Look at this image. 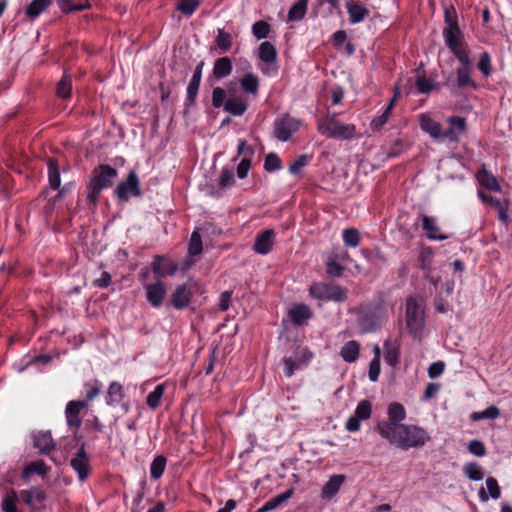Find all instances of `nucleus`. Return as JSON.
Wrapping results in <instances>:
<instances>
[{
    "instance_id": "nucleus-1",
    "label": "nucleus",
    "mask_w": 512,
    "mask_h": 512,
    "mask_svg": "<svg viewBox=\"0 0 512 512\" xmlns=\"http://www.w3.org/2000/svg\"><path fill=\"white\" fill-rule=\"evenodd\" d=\"M382 438L401 450L422 447L430 439L425 429L412 424H401Z\"/></svg>"
},
{
    "instance_id": "nucleus-2",
    "label": "nucleus",
    "mask_w": 512,
    "mask_h": 512,
    "mask_svg": "<svg viewBox=\"0 0 512 512\" xmlns=\"http://www.w3.org/2000/svg\"><path fill=\"white\" fill-rule=\"evenodd\" d=\"M406 327L410 334L420 340L425 328V303L422 299L409 297L406 300L405 309Z\"/></svg>"
},
{
    "instance_id": "nucleus-3",
    "label": "nucleus",
    "mask_w": 512,
    "mask_h": 512,
    "mask_svg": "<svg viewBox=\"0 0 512 512\" xmlns=\"http://www.w3.org/2000/svg\"><path fill=\"white\" fill-rule=\"evenodd\" d=\"M318 132L327 138L351 140L356 137V127L337 120L334 114L326 115L317 120Z\"/></svg>"
},
{
    "instance_id": "nucleus-4",
    "label": "nucleus",
    "mask_w": 512,
    "mask_h": 512,
    "mask_svg": "<svg viewBox=\"0 0 512 512\" xmlns=\"http://www.w3.org/2000/svg\"><path fill=\"white\" fill-rule=\"evenodd\" d=\"M117 174V170L109 165H99L94 168L87 193L91 203L95 204L98 201L101 191L113 184Z\"/></svg>"
},
{
    "instance_id": "nucleus-5",
    "label": "nucleus",
    "mask_w": 512,
    "mask_h": 512,
    "mask_svg": "<svg viewBox=\"0 0 512 512\" xmlns=\"http://www.w3.org/2000/svg\"><path fill=\"white\" fill-rule=\"evenodd\" d=\"M450 52L458 61L470 59V49L458 24L456 11L452 5H450Z\"/></svg>"
},
{
    "instance_id": "nucleus-6",
    "label": "nucleus",
    "mask_w": 512,
    "mask_h": 512,
    "mask_svg": "<svg viewBox=\"0 0 512 512\" xmlns=\"http://www.w3.org/2000/svg\"><path fill=\"white\" fill-rule=\"evenodd\" d=\"M303 126V121L286 113L277 117L273 124L274 136L281 142L289 141Z\"/></svg>"
},
{
    "instance_id": "nucleus-7",
    "label": "nucleus",
    "mask_w": 512,
    "mask_h": 512,
    "mask_svg": "<svg viewBox=\"0 0 512 512\" xmlns=\"http://www.w3.org/2000/svg\"><path fill=\"white\" fill-rule=\"evenodd\" d=\"M406 418V410L401 403L392 402L387 408V420H382L377 423L376 431L382 437L389 433L391 429L403 424L402 421Z\"/></svg>"
},
{
    "instance_id": "nucleus-8",
    "label": "nucleus",
    "mask_w": 512,
    "mask_h": 512,
    "mask_svg": "<svg viewBox=\"0 0 512 512\" xmlns=\"http://www.w3.org/2000/svg\"><path fill=\"white\" fill-rule=\"evenodd\" d=\"M309 293L313 298L324 301L343 302L347 299L346 291L340 286L323 282L312 284Z\"/></svg>"
},
{
    "instance_id": "nucleus-9",
    "label": "nucleus",
    "mask_w": 512,
    "mask_h": 512,
    "mask_svg": "<svg viewBox=\"0 0 512 512\" xmlns=\"http://www.w3.org/2000/svg\"><path fill=\"white\" fill-rule=\"evenodd\" d=\"M467 123L465 118L460 116H450V144L457 142L460 144L458 151L453 152V156H461L462 152L466 150Z\"/></svg>"
},
{
    "instance_id": "nucleus-10",
    "label": "nucleus",
    "mask_w": 512,
    "mask_h": 512,
    "mask_svg": "<svg viewBox=\"0 0 512 512\" xmlns=\"http://www.w3.org/2000/svg\"><path fill=\"white\" fill-rule=\"evenodd\" d=\"M115 193L117 198L123 202L128 201L131 196H140L141 190L137 174L131 171L127 179L117 186Z\"/></svg>"
},
{
    "instance_id": "nucleus-11",
    "label": "nucleus",
    "mask_w": 512,
    "mask_h": 512,
    "mask_svg": "<svg viewBox=\"0 0 512 512\" xmlns=\"http://www.w3.org/2000/svg\"><path fill=\"white\" fill-rule=\"evenodd\" d=\"M460 65L456 68V85L459 89H472L477 90L478 85L472 79L471 73L473 71V62L471 59L467 61H459Z\"/></svg>"
},
{
    "instance_id": "nucleus-12",
    "label": "nucleus",
    "mask_w": 512,
    "mask_h": 512,
    "mask_svg": "<svg viewBox=\"0 0 512 512\" xmlns=\"http://www.w3.org/2000/svg\"><path fill=\"white\" fill-rule=\"evenodd\" d=\"M372 415V405L368 400H362L358 403L354 414L348 418L346 429L349 432H356L360 429V422L367 420Z\"/></svg>"
},
{
    "instance_id": "nucleus-13",
    "label": "nucleus",
    "mask_w": 512,
    "mask_h": 512,
    "mask_svg": "<svg viewBox=\"0 0 512 512\" xmlns=\"http://www.w3.org/2000/svg\"><path fill=\"white\" fill-rule=\"evenodd\" d=\"M277 49L276 47L269 41H264L259 46L258 57L259 59L266 64L265 67H261V71L264 74H269L272 70L273 72L277 71L276 61H277Z\"/></svg>"
},
{
    "instance_id": "nucleus-14",
    "label": "nucleus",
    "mask_w": 512,
    "mask_h": 512,
    "mask_svg": "<svg viewBox=\"0 0 512 512\" xmlns=\"http://www.w3.org/2000/svg\"><path fill=\"white\" fill-rule=\"evenodd\" d=\"M144 288L146 291V300L148 303L154 308L160 307L167 295V288L165 283L158 279L154 283L145 285Z\"/></svg>"
},
{
    "instance_id": "nucleus-15",
    "label": "nucleus",
    "mask_w": 512,
    "mask_h": 512,
    "mask_svg": "<svg viewBox=\"0 0 512 512\" xmlns=\"http://www.w3.org/2000/svg\"><path fill=\"white\" fill-rule=\"evenodd\" d=\"M71 467L76 471L80 481H85L90 475L91 468L89 457L85 451L84 444L81 445L75 456L70 461Z\"/></svg>"
},
{
    "instance_id": "nucleus-16",
    "label": "nucleus",
    "mask_w": 512,
    "mask_h": 512,
    "mask_svg": "<svg viewBox=\"0 0 512 512\" xmlns=\"http://www.w3.org/2000/svg\"><path fill=\"white\" fill-rule=\"evenodd\" d=\"M86 401H69L65 409V417L67 425L70 428L78 429L81 426L82 420L80 417L81 411L87 407Z\"/></svg>"
},
{
    "instance_id": "nucleus-17",
    "label": "nucleus",
    "mask_w": 512,
    "mask_h": 512,
    "mask_svg": "<svg viewBox=\"0 0 512 512\" xmlns=\"http://www.w3.org/2000/svg\"><path fill=\"white\" fill-rule=\"evenodd\" d=\"M151 269L158 278H162L174 275L178 270V265L163 256H155L151 263Z\"/></svg>"
},
{
    "instance_id": "nucleus-18",
    "label": "nucleus",
    "mask_w": 512,
    "mask_h": 512,
    "mask_svg": "<svg viewBox=\"0 0 512 512\" xmlns=\"http://www.w3.org/2000/svg\"><path fill=\"white\" fill-rule=\"evenodd\" d=\"M419 125L424 132L428 133L434 139L445 138L447 135L440 123L431 118L428 114L419 115Z\"/></svg>"
},
{
    "instance_id": "nucleus-19",
    "label": "nucleus",
    "mask_w": 512,
    "mask_h": 512,
    "mask_svg": "<svg viewBox=\"0 0 512 512\" xmlns=\"http://www.w3.org/2000/svg\"><path fill=\"white\" fill-rule=\"evenodd\" d=\"M191 298L192 292L187 285H178L171 294V305L178 310L185 309L189 306Z\"/></svg>"
},
{
    "instance_id": "nucleus-20",
    "label": "nucleus",
    "mask_w": 512,
    "mask_h": 512,
    "mask_svg": "<svg viewBox=\"0 0 512 512\" xmlns=\"http://www.w3.org/2000/svg\"><path fill=\"white\" fill-rule=\"evenodd\" d=\"M248 109V101L242 95L229 96L224 104V110L233 116H241Z\"/></svg>"
},
{
    "instance_id": "nucleus-21",
    "label": "nucleus",
    "mask_w": 512,
    "mask_h": 512,
    "mask_svg": "<svg viewBox=\"0 0 512 512\" xmlns=\"http://www.w3.org/2000/svg\"><path fill=\"white\" fill-rule=\"evenodd\" d=\"M346 9L349 15V22L351 24L363 22L370 14L369 9L366 6L353 0L346 3Z\"/></svg>"
},
{
    "instance_id": "nucleus-22",
    "label": "nucleus",
    "mask_w": 512,
    "mask_h": 512,
    "mask_svg": "<svg viewBox=\"0 0 512 512\" xmlns=\"http://www.w3.org/2000/svg\"><path fill=\"white\" fill-rule=\"evenodd\" d=\"M476 179L482 188L490 192L501 191V185L499 184L497 178L490 171H488L485 166L476 172Z\"/></svg>"
},
{
    "instance_id": "nucleus-23",
    "label": "nucleus",
    "mask_w": 512,
    "mask_h": 512,
    "mask_svg": "<svg viewBox=\"0 0 512 512\" xmlns=\"http://www.w3.org/2000/svg\"><path fill=\"white\" fill-rule=\"evenodd\" d=\"M275 233L272 229H267L257 235L254 243V250L262 255L269 253L274 245Z\"/></svg>"
},
{
    "instance_id": "nucleus-24",
    "label": "nucleus",
    "mask_w": 512,
    "mask_h": 512,
    "mask_svg": "<svg viewBox=\"0 0 512 512\" xmlns=\"http://www.w3.org/2000/svg\"><path fill=\"white\" fill-rule=\"evenodd\" d=\"M345 480L346 477L342 474L331 476L330 479L322 487L321 497L326 500L332 499L339 492Z\"/></svg>"
},
{
    "instance_id": "nucleus-25",
    "label": "nucleus",
    "mask_w": 512,
    "mask_h": 512,
    "mask_svg": "<svg viewBox=\"0 0 512 512\" xmlns=\"http://www.w3.org/2000/svg\"><path fill=\"white\" fill-rule=\"evenodd\" d=\"M288 315L293 324L301 326L312 317L313 313L308 305L301 303L291 307Z\"/></svg>"
},
{
    "instance_id": "nucleus-26",
    "label": "nucleus",
    "mask_w": 512,
    "mask_h": 512,
    "mask_svg": "<svg viewBox=\"0 0 512 512\" xmlns=\"http://www.w3.org/2000/svg\"><path fill=\"white\" fill-rule=\"evenodd\" d=\"M34 447L37 448L41 453H49L55 448L50 432H38L33 437Z\"/></svg>"
},
{
    "instance_id": "nucleus-27",
    "label": "nucleus",
    "mask_w": 512,
    "mask_h": 512,
    "mask_svg": "<svg viewBox=\"0 0 512 512\" xmlns=\"http://www.w3.org/2000/svg\"><path fill=\"white\" fill-rule=\"evenodd\" d=\"M240 86L245 93L256 97L260 86L259 77L253 73H247L240 79Z\"/></svg>"
},
{
    "instance_id": "nucleus-28",
    "label": "nucleus",
    "mask_w": 512,
    "mask_h": 512,
    "mask_svg": "<svg viewBox=\"0 0 512 512\" xmlns=\"http://www.w3.org/2000/svg\"><path fill=\"white\" fill-rule=\"evenodd\" d=\"M293 494H294V489L290 488L286 492L281 493V494L269 499L267 502H265V504L262 507H260L257 510V512H268V511L274 510L277 507H279L281 504H283L285 501L290 499L293 496Z\"/></svg>"
},
{
    "instance_id": "nucleus-29",
    "label": "nucleus",
    "mask_w": 512,
    "mask_h": 512,
    "mask_svg": "<svg viewBox=\"0 0 512 512\" xmlns=\"http://www.w3.org/2000/svg\"><path fill=\"white\" fill-rule=\"evenodd\" d=\"M202 67H203V63H200L196 67L194 74L188 84V87H187V99L191 103H193L197 97L198 89H199V86L201 83V78H202Z\"/></svg>"
},
{
    "instance_id": "nucleus-30",
    "label": "nucleus",
    "mask_w": 512,
    "mask_h": 512,
    "mask_svg": "<svg viewBox=\"0 0 512 512\" xmlns=\"http://www.w3.org/2000/svg\"><path fill=\"white\" fill-rule=\"evenodd\" d=\"M124 388L119 382L113 381L110 383L107 391L106 403L109 406H114L120 403L124 398Z\"/></svg>"
},
{
    "instance_id": "nucleus-31",
    "label": "nucleus",
    "mask_w": 512,
    "mask_h": 512,
    "mask_svg": "<svg viewBox=\"0 0 512 512\" xmlns=\"http://www.w3.org/2000/svg\"><path fill=\"white\" fill-rule=\"evenodd\" d=\"M232 72V62L228 57H222L215 61L213 74L215 78L222 79L229 76Z\"/></svg>"
},
{
    "instance_id": "nucleus-32",
    "label": "nucleus",
    "mask_w": 512,
    "mask_h": 512,
    "mask_svg": "<svg viewBox=\"0 0 512 512\" xmlns=\"http://www.w3.org/2000/svg\"><path fill=\"white\" fill-rule=\"evenodd\" d=\"M422 227L426 232L427 237L432 240L444 239L445 237L440 234L439 228L433 217L426 215L422 216Z\"/></svg>"
},
{
    "instance_id": "nucleus-33",
    "label": "nucleus",
    "mask_w": 512,
    "mask_h": 512,
    "mask_svg": "<svg viewBox=\"0 0 512 512\" xmlns=\"http://www.w3.org/2000/svg\"><path fill=\"white\" fill-rule=\"evenodd\" d=\"M48 180L49 185L52 189H59L61 185L60 169L55 159H48Z\"/></svg>"
},
{
    "instance_id": "nucleus-34",
    "label": "nucleus",
    "mask_w": 512,
    "mask_h": 512,
    "mask_svg": "<svg viewBox=\"0 0 512 512\" xmlns=\"http://www.w3.org/2000/svg\"><path fill=\"white\" fill-rule=\"evenodd\" d=\"M359 350V343L352 340L345 343L341 349L340 355L344 361L351 363L357 360L359 356Z\"/></svg>"
},
{
    "instance_id": "nucleus-35",
    "label": "nucleus",
    "mask_w": 512,
    "mask_h": 512,
    "mask_svg": "<svg viewBox=\"0 0 512 512\" xmlns=\"http://www.w3.org/2000/svg\"><path fill=\"white\" fill-rule=\"evenodd\" d=\"M22 495L25 497L26 503L33 508H38L45 500L44 491L38 488L24 491Z\"/></svg>"
},
{
    "instance_id": "nucleus-36",
    "label": "nucleus",
    "mask_w": 512,
    "mask_h": 512,
    "mask_svg": "<svg viewBox=\"0 0 512 512\" xmlns=\"http://www.w3.org/2000/svg\"><path fill=\"white\" fill-rule=\"evenodd\" d=\"M51 4L50 0H33L25 9V14L31 19L37 18Z\"/></svg>"
},
{
    "instance_id": "nucleus-37",
    "label": "nucleus",
    "mask_w": 512,
    "mask_h": 512,
    "mask_svg": "<svg viewBox=\"0 0 512 512\" xmlns=\"http://www.w3.org/2000/svg\"><path fill=\"white\" fill-rule=\"evenodd\" d=\"M48 471V468L43 460H36L28 464L23 472L22 477L28 479L32 474H38L44 476Z\"/></svg>"
},
{
    "instance_id": "nucleus-38",
    "label": "nucleus",
    "mask_w": 512,
    "mask_h": 512,
    "mask_svg": "<svg viewBox=\"0 0 512 512\" xmlns=\"http://www.w3.org/2000/svg\"><path fill=\"white\" fill-rule=\"evenodd\" d=\"M384 346H385V355H384L385 362L391 367H396L399 364V355H400L399 346L396 344H391L389 342H385Z\"/></svg>"
},
{
    "instance_id": "nucleus-39",
    "label": "nucleus",
    "mask_w": 512,
    "mask_h": 512,
    "mask_svg": "<svg viewBox=\"0 0 512 512\" xmlns=\"http://www.w3.org/2000/svg\"><path fill=\"white\" fill-rule=\"evenodd\" d=\"M308 0H298L288 12L289 21H299L304 18L307 11Z\"/></svg>"
},
{
    "instance_id": "nucleus-40",
    "label": "nucleus",
    "mask_w": 512,
    "mask_h": 512,
    "mask_svg": "<svg viewBox=\"0 0 512 512\" xmlns=\"http://www.w3.org/2000/svg\"><path fill=\"white\" fill-rule=\"evenodd\" d=\"M72 91V76L64 73L61 80L57 84V95L60 98L67 99L70 97Z\"/></svg>"
},
{
    "instance_id": "nucleus-41",
    "label": "nucleus",
    "mask_w": 512,
    "mask_h": 512,
    "mask_svg": "<svg viewBox=\"0 0 512 512\" xmlns=\"http://www.w3.org/2000/svg\"><path fill=\"white\" fill-rule=\"evenodd\" d=\"M165 386L163 384L157 385L152 392H150L146 398V403L149 408L156 409L161 403V399L164 395Z\"/></svg>"
},
{
    "instance_id": "nucleus-42",
    "label": "nucleus",
    "mask_w": 512,
    "mask_h": 512,
    "mask_svg": "<svg viewBox=\"0 0 512 512\" xmlns=\"http://www.w3.org/2000/svg\"><path fill=\"white\" fill-rule=\"evenodd\" d=\"M60 10L63 13H71L76 11H83L90 8V3L85 0L80 4L73 5L71 0H56Z\"/></svg>"
},
{
    "instance_id": "nucleus-43",
    "label": "nucleus",
    "mask_w": 512,
    "mask_h": 512,
    "mask_svg": "<svg viewBox=\"0 0 512 512\" xmlns=\"http://www.w3.org/2000/svg\"><path fill=\"white\" fill-rule=\"evenodd\" d=\"M499 415H500L499 408L494 406V405H491V406L487 407L483 411L473 412L470 415V419L472 421H480V420H483V419H496V418L499 417Z\"/></svg>"
},
{
    "instance_id": "nucleus-44",
    "label": "nucleus",
    "mask_w": 512,
    "mask_h": 512,
    "mask_svg": "<svg viewBox=\"0 0 512 512\" xmlns=\"http://www.w3.org/2000/svg\"><path fill=\"white\" fill-rule=\"evenodd\" d=\"M166 467V458L162 455L155 457L150 465V475L154 479H159Z\"/></svg>"
},
{
    "instance_id": "nucleus-45",
    "label": "nucleus",
    "mask_w": 512,
    "mask_h": 512,
    "mask_svg": "<svg viewBox=\"0 0 512 512\" xmlns=\"http://www.w3.org/2000/svg\"><path fill=\"white\" fill-rule=\"evenodd\" d=\"M343 242L348 247H357L360 244V234L355 228L345 229L342 233Z\"/></svg>"
},
{
    "instance_id": "nucleus-46",
    "label": "nucleus",
    "mask_w": 512,
    "mask_h": 512,
    "mask_svg": "<svg viewBox=\"0 0 512 512\" xmlns=\"http://www.w3.org/2000/svg\"><path fill=\"white\" fill-rule=\"evenodd\" d=\"M215 42L219 49H221L223 52H227L232 46V37L229 33L219 28L217 30Z\"/></svg>"
},
{
    "instance_id": "nucleus-47",
    "label": "nucleus",
    "mask_w": 512,
    "mask_h": 512,
    "mask_svg": "<svg viewBox=\"0 0 512 512\" xmlns=\"http://www.w3.org/2000/svg\"><path fill=\"white\" fill-rule=\"evenodd\" d=\"M188 253L190 256H198L202 253V240L197 231L191 234L188 244Z\"/></svg>"
},
{
    "instance_id": "nucleus-48",
    "label": "nucleus",
    "mask_w": 512,
    "mask_h": 512,
    "mask_svg": "<svg viewBox=\"0 0 512 512\" xmlns=\"http://www.w3.org/2000/svg\"><path fill=\"white\" fill-rule=\"evenodd\" d=\"M464 472L466 476L473 481L482 480L484 477L481 466L475 462L466 464L464 467Z\"/></svg>"
},
{
    "instance_id": "nucleus-49",
    "label": "nucleus",
    "mask_w": 512,
    "mask_h": 512,
    "mask_svg": "<svg viewBox=\"0 0 512 512\" xmlns=\"http://www.w3.org/2000/svg\"><path fill=\"white\" fill-rule=\"evenodd\" d=\"M270 30V25L262 20L255 22L252 26V33L258 40L267 38Z\"/></svg>"
},
{
    "instance_id": "nucleus-50",
    "label": "nucleus",
    "mask_w": 512,
    "mask_h": 512,
    "mask_svg": "<svg viewBox=\"0 0 512 512\" xmlns=\"http://www.w3.org/2000/svg\"><path fill=\"white\" fill-rule=\"evenodd\" d=\"M477 68L485 77H488L492 74L491 57L488 52H483L481 54L477 63Z\"/></svg>"
},
{
    "instance_id": "nucleus-51",
    "label": "nucleus",
    "mask_w": 512,
    "mask_h": 512,
    "mask_svg": "<svg viewBox=\"0 0 512 512\" xmlns=\"http://www.w3.org/2000/svg\"><path fill=\"white\" fill-rule=\"evenodd\" d=\"M84 386L86 388L87 400H93L100 394L102 389V383L97 379H93L89 382H86Z\"/></svg>"
},
{
    "instance_id": "nucleus-52",
    "label": "nucleus",
    "mask_w": 512,
    "mask_h": 512,
    "mask_svg": "<svg viewBox=\"0 0 512 512\" xmlns=\"http://www.w3.org/2000/svg\"><path fill=\"white\" fill-rule=\"evenodd\" d=\"M309 160L310 158L305 154L298 156L290 163L289 172L293 175L299 174L301 170L308 165Z\"/></svg>"
},
{
    "instance_id": "nucleus-53",
    "label": "nucleus",
    "mask_w": 512,
    "mask_h": 512,
    "mask_svg": "<svg viewBox=\"0 0 512 512\" xmlns=\"http://www.w3.org/2000/svg\"><path fill=\"white\" fill-rule=\"evenodd\" d=\"M264 169L268 172H274L281 169V160L276 153H269L266 156Z\"/></svg>"
},
{
    "instance_id": "nucleus-54",
    "label": "nucleus",
    "mask_w": 512,
    "mask_h": 512,
    "mask_svg": "<svg viewBox=\"0 0 512 512\" xmlns=\"http://www.w3.org/2000/svg\"><path fill=\"white\" fill-rule=\"evenodd\" d=\"M17 496L14 491L7 494L1 503V508L4 512H18L16 507Z\"/></svg>"
},
{
    "instance_id": "nucleus-55",
    "label": "nucleus",
    "mask_w": 512,
    "mask_h": 512,
    "mask_svg": "<svg viewBox=\"0 0 512 512\" xmlns=\"http://www.w3.org/2000/svg\"><path fill=\"white\" fill-rule=\"evenodd\" d=\"M198 6L199 2L197 0H181L177 6V9L183 14L190 16L194 13Z\"/></svg>"
},
{
    "instance_id": "nucleus-56",
    "label": "nucleus",
    "mask_w": 512,
    "mask_h": 512,
    "mask_svg": "<svg viewBox=\"0 0 512 512\" xmlns=\"http://www.w3.org/2000/svg\"><path fill=\"white\" fill-rule=\"evenodd\" d=\"M226 91L221 87H215L212 92V105L215 108L224 107Z\"/></svg>"
},
{
    "instance_id": "nucleus-57",
    "label": "nucleus",
    "mask_w": 512,
    "mask_h": 512,
    "mask_svg": "<svg viewBox=\"0 0 512 512\" xmlns=\"http://www.w3.org/2000/svg\"><path fill=\"white\" fill-rule=\"evenodd\" d=\"M234 181L233 171L227 168L222 169L219 177V186L221 188H227L233 185Z\"/></svg>"
},
{
    "instance_id": "nucleus-58",
    "label": "nucleus",
    "mask_w": 512,
    "mask_h": 512,
    "mask_svg": "<svg viewBox=\"0 0 512 512\" xmlns=\"http://www.w3.org/2000/svg\"><path fill=\"white\" fill-rule=\"evenodd\" d=\"M415 85L419 93H428L435 88L434 83L426 77H418Z\"/></svg>"
},
{
    "instance_id": "nucleus-59",
    "label": "nucleus",
    "mask_w": 512,
    "mask_h": 512,
    "mask_svg": "<svg viewBox=\"0 0 512 512\" xmlns=\"http://www.w3.org/2000/svg\"><path fill=\"white\" fill-rule=\"evenodd\" d=\"M282 363L284 365V374L288 378L292 377L295 371L301 368L300 364L292 358H283Z\"/></svg>"
},
{
    "instance_id": "nucleus-60",
    "label": "nucleus",
    "mask_w": 512,
    "mask_h": 512,
    "mask_svg": "<svg viewBox=\"0 0 512 512\" xmlns=\"http://www.w3.org/2000/svg\"><path fill=\"white\" fill-rule=\"evenodd\" d=\"M486 487H487V490L489 492V495L493 498V499H498L500 498L501 496V490H500V487L498 485V482L495 478L493 477H488L486 479Z\"/></svg>"
},
{
    "instance_id": "nucleus-61",
    "label": "nucleus",
    "mask_w": 512,
    "mask_h": 512,
    "mask_svg": "<svg viewBox=\"0 0 512 512\" xmlns=\"http://www.w3.org/2000/svg\"><path fill=\"white\" fill-rule=\"evenodd\" d=\"M468 451L478 457L484 456L486 453L485 445L479 440H472L468 444Z\"/></svg>"
},
{
    "instance_id": "nucleus-62",
    "label": "nucleus",
    "mask_w": 512,
    "mask_h": 512,
    "mask_svg": "<svg viewBox=\"0 0 512 512\" xmlns=\"http://www.w3.org/2000/svg\"><path fill=\"white\" fill-rule=\"evenodd\" d=\"M251 168V159L244 157L237 167V175L240 179L247 177L248 172Z\"/></svg>"
},
{
    "instance_id": "nucleus-63",
    "label": "nucleus",
    "mask_w": 512,
    "mask_h": 512,
    "mask_svg": "<svg viewBox=\"0 0 512 512\" xmlns=\"http://www.w3.org/2000/svg\"><path fill=\"white\" fill-rule=\"evenodd\" d=\"M380 374V360L372 359L369 365V379L373 382L378 380Z\"/></svg>"
},
{
    "instance_id": "nucleus-64",
    "label": "nucleus",
    "mask_w": 512,
    "mask_h": 512,
    "mask_svg": "<svg viewBox=\"0 0 512 512\" xmlns=\"http://www.w3.org/2000/svg\"><path fill=\"white\" fill-rule=\"evenodd\" d=\"M445 363L442 361L431 364L428 368V375L430 378H436L444 372Z\"/></svg>"
}]
</instances>
